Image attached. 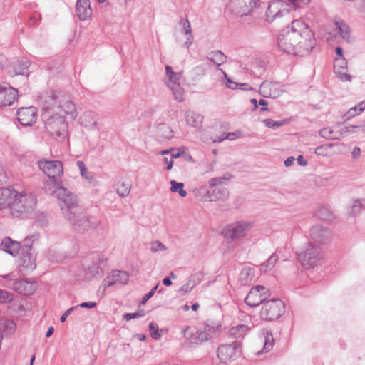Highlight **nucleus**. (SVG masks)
<instances>
[{"label":"nucleus","mask_w":365,"mask_h":365,"mask_svg":"<svg viewBox=\"0 0 365 365\" xmlns=\"http://www.w3.org/2000/svg\"><path fill=\"white\" fill-rule=\"evenodd\" d=\"M253 277V272L250 268H244L242 269L240 275V280L242 284H250Z\"/></svg>","instance_id":"obj_43"},{"label":"nucleus","mask_w":365,"mask_h":365,"mask_svg":"<svg viewBox=\"0 0 365 365\" xmlns=\"http://www.w3.org/2000/svg\"><path fill=\"white\" fill-rule=\"evenodd\" d=\"M128 280V275L123 271H113L103 282L105 288L114 285L117 282L125 284Z\"/></svg>","instance_id":"obj_25"},{"label":"nucleus","mask_w":365,"mask_h":365,"mask_svg":"<svg viewBox=\"0 0 365 365\" xmlns=\"http://www.w3.org/2000/svg\"><path fill=\"white\" fill-rule=\"evenodd\" d=\"M70 225L78 231H83L90 227L89 217L83 207H78V200L72 193H70Z\"/></svg>","instance_id":"obj_5"},{"label":"nucleus","mask_w":365,"mask_h":365,"mask_svg":"<svg viewBox=\"0 0 365 365\" xmlns=\"http://www.w3.org/2000/svg\"><path fill=\"white\" fill-rule=\"evenodd\" d=\"M170 191L172 192H178L180 197H185L187 196V192L183 189L184 184L182 182H178L174 180L170 181Z\"/></svg>","instance_id":"obj_41"},{"label":"nucleus","mask_w":365,"mask_h":365,"mask_svg":"<svg viewBox=\"0 0 365 365\" xmlns=\"http://www.w3.org/2000/svg\"><path fill=\"white\" fill-rule=\"evenodd\" d=\"M181 24H182L184 33L186 36H187V39L185 42V45L187 48H189L190 46L193 43V35L192 33L191 24L187 19L184 20H181Z\"/></svg>","instance_id":"obj_36"},{"label":"nucleus","mask_w":365,"mask_h":365,"mask_svg":"<svg viewBox=\"0 0 365 365\" xmlns=\"http://www.w3.org/2000/svg\"><path fill=\"white\" fill-rule=\"evenodd\" d=\"M204 329L210 334V339H212L216 334L220 331L221 325L218 322H209L205 324Z\"/></svg>","instance_id":"obj_40"},{"label":"nucleus","mask_w":365,"mask_h":365,"mask_svg":"<svg viewBox=\"0 0 365 365\" xmlns=\"http://www.w3.org/2000/svg\"><path fill=\"white\" fill-rule=\"evenodd\" d=\"M365 201L364 200H356L351 207L350 215H356L364 208Z\"/></svg>","instance_id":"obj_45"},{"label":"nucleus","mask_w":365,"mask_h":365,"mask_svg":"<svg viewBox=\"0 0 365 365\" xmlns=\"http://www.w3.org/2000/svg\"><path fill=\"white\" fill-rule=\"evenodd\" d=\"M16 324L11 320H7L5 322L4 328L7 330L9 334H13L16 330Z\"/></svg>","instance_id":"obj_57"},{"label":"nucleus","mask_w":365,"mask_h":365,"mask_svg":"<svg viewBox=\"0 0 365 365\" xmlns=\"http://www.w3.org/2000/svg\"><path fill=\"white\" fill-rule=\"evenodd\" d=\"M159 286V284H157L148 293H147L142 299L141 302H140V304H145L148 299H150L155 293L158 287Z\"/></svg>","instance_id":"obj_56"},{"label":"nucleus","mask_w":365,"mask_h":365,"mask_svg":"<svg viewBox=\"0 0 365 365\" xmlns=\"http://www.w3.org/2000/svg\"><path fill=\"white\" fill-rule=\"evenodd\" d=\"M190 281L189 282H187L184 284L181 288L180 291L183 292L184 293L190 292L195 287V284L193 283L192 285H190Z\"/></svg>","instance_id":"obj_60"},{"label":"nucleus","mask_w":365,"mask_h":365,"mask_svg":"<svg viewBox=\"0 0 365 365\" xmlns=\"http://www.w3.org/2000/svg\"><path fill=\"white\" fill-rule=\"evenodd\" d=\"M131 185L129 183L122 182L116 185L115 190L121 197H125L130 194Z\"/></svg>","instance_id":"obj_42"},{"label":"nucleus","mask_w":365,"mask_h":365,"mask_svg":"<svg viewBox=\"0 0 365 365\" xmlns=\"http://www.w3.org/2000/svg\"><path fill=\"white\" fill-rule=\"evenodd\" d=\"M334 71L338 78L342 81H351V75L346 73L347 61L345 58H336L334 63Z\"/></svg>","instance_id":"obj_24"},{"label":"nucleus","mask_w":365,"mask_h":365,"mask_svg":"<svg viewBox=\"0 0 365 365\" xmlns=\"http://www.w3.org/2000/svg\"><path fill=\"white\" fill-rule=\"evenodd\" d=\"M76 165L80 170L81 175L85 178L88 182L92 184L94 181V175L93 173L89 172L83 161L78 160Z\"/></svg>","instance_id":"obj_39"},{"label":"nucleus","mask_w":365,"mask_h":365,"mask_svg":"<svg viewBox=\"0 0 365 365\" xmlns=\"http://www.w3.org/2000/svg\"><path fill=\"white\" fill-rule=\"evenodd\" d=\"M207 58L218 66L222 65L227 61V56L219 50L210 52L207 56Z\"/></svg>","instance_id":"obj_32"},{"label":"nucleus","mask_w":365,"mask_h":365,"mask_svg":"<svg viewBox=\"0 0 365 365\" xmlns=\"http://www.w3.org/2000/svg\"><path fill=\"white\" fill-rule=\"evenodd\" d=\"M97 304L94 302H83L79 304V307L82 308H87V309H91L96 307Z\"/></svg>","instance_id":"obj_64"},{"label":"nucleus","mask_w":365,"mask_h":365,"mask_svg":"<svg viewBox=\"0 0 365 365\" xmlns=\"http://www.w3.org/2000/svg\"><path fill=\"white\" fill-rule=\"evenodd\" d=\"M277 43L283 52L303 56L313 49L316 40L309 26L299 20H293L290 26L281 31Z\"/></svg>","instance_id":"obj_1"},{"label":"nucleus","mask_w":365,"mask_h":365,"mask_svg":"<svg viewBox=\"0 0 365 365\" xmlns=\"http://www.w3.org/2000/svg\"><path fill=\"white\" fill-rule=\"evenodd\" d=\"M251 224L246 222H237L227 225L222 231L226 239L237 240L244 237L251 229Z\"/></svg>","instance_id":"obj_12"},{"label":"nucleus","mask_w":365,"mask_h":365,"mask_svg":"<svg viewBox=\"0 0 365 365\" xmlns=\"http://www.w3.org/2000/svg\"><path fill=\"white\" fill-rule=\"evenodd\" d=\"M297 259L303 267L307 269L314 267L322 259V249L310 243L304 252L298 254Z\"/></svg>","instance_id":"obj_10"},{"label":"nucleus","mask_w":365,"mask_h":365,"mask_svg":"<svg viewBox=\"0 0 365 365\" xmlns=\"http://www.w3.org/2000/svg\"><path fill=\"white\" fill-rule=\"evenodd\" d=\"M279 257L277 255L276 253H273L266 262L259 265L260 271L264 272L271 271L274 267Z\"/></svg>","instance_id":"obj_38"},{"label":"nucleus","mask_w":365,"mask_h":365,"mask_svg":"<svg viewBox=\"0 0 365 365\" xmlns=\"http://www.w3.org/2000/svg\"><path fill=\"white\" fill-rule=\"evenodd\" d=\"M78 115L76 106L70 101V117L76 118Z\"/></svg>","instance_id":"obj_63"},{"label":"nucleus","mask_w":365,"mask_h":365,"mask_svg":"<svg viewBox=\"0 0 365 365\" xmlns=\"http://www.w3.org/2000/svg\"><path fill=\"white\" fill-rule=\"evenodd\" d=\"M264 123L267 127L273 129L277 128L279 126L284 125L283 121H275L272 119H265L264 120Z\"/></svg>","instance_id":"obj_53"},{"label":"nucleus","mask_w":365,"mask_h":365,"mask_svg":"<svg viewBox=\"0 0 365 365\" xmlns=\"http://www.w3.org/2000/svg\"><path fill=\"white\" fill-rule=\"evenodd\" d=\"M209 334H210L208 332L205 331V329L202 331L196 332L195 337L194 339H195L194 343L196 344H202L205 341H207L211 339Z\"/></svg>","instance_id":"obj_46"},{"label":"nucleus","mask_w":365,"mask_h":365,"mask_svg":"<svg viewBox=\"0 0 365 365\" xmlns=\"http://www.w3.org/2000/svg\"><path fill=\"white\" fill-rule=\"evenodd\" d=\"M18 90L11 86H0V107L11 106L17 100Z\"/></svg>","instance_id":"obj_20"},{"label":"nucleus","mask_w":365,"mask_h":365,"mask_svg":"<svg viewBox=\"0 0 365 365\" xmlns=\"http://www.w3.org/2000/svg\"><path fill=\"white\" fill-rule=\"evenodd\" d=\"M205 197L210 201H225L229 197V190L227 188L224 187H214L207 191Z\"/></svg>","instance_id":"obj_27"},{"label":"nucleus","mask_w":365,"mask_h":365,"mask_svg":"<svg viewBox=\"0 0 365 365\" xmlns=\"http://www.w3.org/2000/svg\"><path fill=\"white\" fill-rule=\"evenodd\" d=\"M229 179H230L229 177L227 178L225 176L219 177V178H212L209 180L208 183H209L210 188H212V187H216L217 185H222L224 183V180H228Z\"/></svg>","instance_id":"obj_51"},{"label":"nucleus","mask_w":365,"mask_h":365,"mask_svg":"<svg viewBox=\"0 0 365 365\" xmlns=\"http://www.w3.org/2000/svg\"><path fill=\"white\" fill-rule=\"evenodd\" d=\"M76 15L81 21H86L92 16V9L89 0H77Z\"/></svg>","instance_id":"obj_23"},{"label":"nucleus","mask_w":365,"mask_h":365,"mask_svg":"<svg viewBox=\"0 0 365 365\" xmlns=\"http://www.w3.org/2000/svg\"><path fill=\"white\" fill-rule=\"evenodd\" d=\"M36 289V284L27 279H17L13 282V289L26 296L33 294Z\"/></svg>","instance_id":"obj_21"},{"label":"nucleus","mask_w":365,"mask_h":365,"mask_svg":"<svg viewBox=\"0 0 365 365\" xmlns=\"http://www.w3.org/2000/svg\"><path fill=\"white\" fill-rule=\"evenodd\" d=\"M251 328L246 324H240L232 327L229 330V334L235 338H243L250 331Z\"/></svg>","instance_id":"obj_31"},{"label":"nucleus","mask_w":365,"mask_h":365,"mask_svg":"<svg viewBox=\"0 0 365 365\" xmlns=\"http://www.w3.org/2000/svg\"><path fill=\"white\" fill-rule=\"evenodd\" d=\"M157 135L162 139H170L173 137V130L165 123H160L157 126Z\"/></svg>","instance_id":"obj_37"},{"label":"nucleus","mask_w":365,"mask_h":365,"mask_svg":"<svg viewBox=\"0 0 365 365\" xmlns=\"http://www.w3.org/2000/svg\"><path fill=\"white\" fill-rule=\"evenodd\" d=\"M217 353L221 362L225 364L231 362L240 355L241 344L236 341L231 344H222L219 346Z\"/></svg>","instance_id":"obj_13"},{"label":"nucleus","mask_w":365,"mask_h":365,"mask_svg":"<svg viewBox=\"0 0 365 365\" xmlns=\"http://www.w3.org/2000/svg\"><path fill=\"white\" fill-rule=\"evenodd\" d=\"M42 107L44 115L46 113H49L51 111L52 114L59 113L67 115V108H68V97L60 91L53 93L51 95H46L44 96Z\"/></svg>","instance_id":"obj_6"},{"label":"nucleus","mask_w":365,"mask_h":365,"mask_svg":"<svg viewBox=\"0 0 365 365\" xmlns=\"http://www.w3.org/2000/svg\"><path fill=\"white\" fill-rule=\"evenodd\" d=\"M336 29L341 37L346 42L351 41V30L347 24L342 21H336Z\"/></svg>","instance_id":"obj_34"},{"label":"nucleus","mask_w":365,"mask_h":365,"mask_svg":"<svg viewBox=\"0 0 365 365\" xmlns=\"http://www.w3.org/2000/svg\"><path fill=\"white\" fill-rule=\"evenodd\" d=\"M30 66L29 61L24 58H19L13 63L14 72L16 75H26Z\"/></svg>","instance_id":"obj_30"},{"label":"nucleus","mask_w":365,"mask_h":365,"mask_svg":"<svg viewBox=\"0 0 365 365\" xmlns=\"http://www.w3.org/2000/svg\"><path fill=\"white\" fill-rule=\"evenodd\" d=\"M224 75H225V78H226V80H227L226 85H227V86L229 88H230V89H233V90H234V89H237V88H238V83H237L234 82V81H232L231 79H230V78L227 77V74H226L225 73H224Z\"/></svg>","instance_id":"obj_59"},{"label":"nucleus","mask_w":365,"mask_h":365,"mask_svg":"<svg viewBox=\"0 0 365 365\" xmlns=\"http://www.w3.org/2000/svg\"><path fill=\"white\" fill-rule=\"evenodd\" d=\"M63 113H56L50 115L45 122V128L52 135L61 136L64 133L68 136V127Z\"/></svg>","instance_id":"obj_11"},{"label":"nucleus","mask_w":365,"mask_h":365,"mask_svg":"<svg viewBox=\"0 0 365 365\" xmlns=\"http://www.w3.org/2000/svg\"><path fill=\"white\" fill-rule=\"evenodd\" d=\"M166 249L165 245L158 240L153 241L150 243V251L152 252H162L165 251Z\"/></svg>","instance_id":"obj_50"},{"label":"nucleus","mask_w":365,"mask_h":365,"mask_svg":"<svg viewBox=\"0 0 365 365\" xmlns=\"http://www.w3.org/2000/svg\"><path fill=\"white\" fill-rule=\"evenodd\" d=\"M145 315V312L143 309H140L137 312L135 313H126L123 315V318L127 321H129L132 319L142 317Z\"/></svg>","instance_id":"obj_54"},{"label":"nucleus","mask_w":365,"mask_h":365,"mask_svg":"<svg viewBox=\"0 0 365 365\" xmlns=\"http://www.w3.org/2000/svg\"><path fill=\"white\" fill-rule=\"evenodd\" d=\"M365 109V101L360 102L359 104L355 106L354 107L350 108L347 113H346L345 116L347 117V118H351L358 113L362 112Z\"/></svg>","instance_id":"obj_44"},{"label":"nucleus","mask_w":365,"mask_h":365,"mask_svg":"<svg viewBox=\"0 0 365 365\" xmlns=\"http://www.w3.org/2000/svg\"><path fill=\"white\" fill-rule=\"evenodd\" d=\"M149 329L150 332V336L154 339H159L161 336L160 334L158 332V326L157 324L154 322H150L149 324Z\"/></svg>","instance_id":"obj_52"},{"label":"nucleus","mask_w":365,"mask_h":365,"mask_svg":"<svg viewBox=\"0 0 365 365\" xmlns=\"http://www.w3.org/2000/svg\"><path fill=\"white\" fill-rule=\"evenodd\" d=\"M266 289V287L260 285L252 287L245 299L246 304L251 307H257L260 304H263L267 298Z\"/></svg>","instance_id":"obj_16"},{"label":"nucleus","mask_w":365,"mask_h":365,"mask_svg":"<svg viewBox=\"0 0 365 365\" xmlns=\"http://www.w3.org/2000/svg\"><path fill=\"white\" fill-rule=\"evenodd\" d=\"M38 168L48 177L44 184L46 192L56 197L61 201L60 207L64 215L68 214V192L61 185L59 180L63 173V165L59 160H42L38 162Z\"/></svg>","instance_id":"obj_2"},{"label":"nucleus","mask_w":365,"mask_h":365,"mask_svg":"<svg viewBox=\"0 0 365 365\" xmlns=\"http://www.w3.org/2000/svg\"><path fill=\"white\" fill-rule=\"evenodd\" d=\"M240 135V133L238 131L228 133H225L222 137H217V138L214 139L213 142L214 143H220V142L223 141L225 139L234 140L236 138H238Z\"/></svg>","instance_id":"obj_49"},{"label":"nucleus","mask_w":365,"mask_h":365,"mask_svg":"<svg viewBox=\"0 0 365 365\" xmlns=\"http://www.w3.org/2000/svg\"><path fill=\"white\" fill-rule=\"evenodd\" d=\"M7 176L3 165L0 163V183L6 182Z\"/></svg>","instance_id":"obj_61"},{"label":"nucleus","mask_w":365,"mask_h":365,"mask_svg":"<svg viewBox=\"0 0 365 365\" xmlns=\"http://www.w3.org/2000/svg\"><path fill=\"white\" fill-rule=\"evenodd\" d=\"M37 112L34 106L20 108L16 112L19 123L24 127L32 126L36 121Z\"/></svg>","instance_id":"obj_17"},{"label":"nucleus","mask_w":365,"mask_h":365,"mask_svg":"<svg viewBox=\"0 0 365 365\" xmlns=\"http://www.w3.org/2000/svg\"><path fill=\"white\" fill-rule=\"evenodd\" d=\"M166 76L168 78L167 86L172 91L175 98L179 101H184V89L181 87L179 80L181 77L180 73H176L173 71L170 66H165Z\"/></svg>","instance_id":"obj_14"},{"label":"nucleus","mask_w":365,"mask_h":365,"mask_svg":"<svg viewBox=\"0 0 365 365\" xmlns=\"http://www.w3.org/2000/svg\"><path fill=\"white\" fill-rule=\"evenodd\" d=\"M312 239L317 243L325 245L332 238V233L329 228L322 225H315L310 230Z\"/></svg>","instance_id":"obj_19"},{"label":"nucleus","mask_w":365,"mask_h":365,"mask_svg":"<svg viewBox=\"0 0 365 365\" xmlns=\"http://www.w3.org/2000/svg\"><path fill=\"white\" fill-rule=\"evenodd\" d=\"M289 1L294 9H299L305 5H307L310 0H287Z\"/></svg>","instance_id":"obj_55"},{"label":"nucleus","mask_w":365,"mask_h":365,"mask_svg":"<svg viewBox=\"0 0 365 365\" xmlns=\"http://www.w3.org/2000/svg\"><path fill=\"white\" fill-rule=\"evenodd\" d=\"M78 122L82 126L94 128L97 126L96 114L92 111H86L79 118Z\"/></svg>","instance_id":"obj_28"},{"label":"nucleus","mask_w":365,"mask_h":365,"mask_svg":"<svg viewBox=\"0 0 365 365\" xmlns=\"http://www.w3.org/2000/svg\"><path fill=\"white\" fill-rule=\"evenodd\" d=\"M106 257L100 252H92L84 257L82 266L86 279L101 277L106 265Z\"/></svg>","instance_id":"obj_3"},{"label":"nucleus","mask_w":365,"mask_h":365,"mask_svg":"<svg viewBox=\"0 0 365 365\" xmlns=\"http://www.w3.org/2000/svg\"><path fill=\"white\" fill-rule=\"evenodd\" d=\"M36 199L31 193L19 192L9 209L14 217L24 218L35 208Z\"/></svg>","instance_id":"obj_4"},{"label":"nucleus","mask_w":365,"mask_h":365,"mask_svg":"<svg viewBox=\"0 0 365 365\" xmlns=\"http://www.w3.org/2000/svg\"><path fill=\"white\" fill-rule=\"evenodd\" d=\"M37 239L35 235L26 237L24 241V245L20 252V257L19 262V266L21 272L25 273L33 271L36 267L35 259L31 254V250L32 247L33 242Z\"/></svg>","instance_id":"obj_7"},{"label":"nucleus","mask_w":365,"mask_h":365,"mask_svg":"<svg viewBox=\"0 0 365 365\" xmlns=\"http://www.w3.org/2000/svg\"><path fill=\"white\" fill-rule=\"evenodd\" d=\"M11 298L6 291L0 289V302H5L6 301H10Z\"/></svg>","instance_id":"obj_58"},{"label":"nucleus","mask_w":365,"mask_h":365,"mask_svg":"<svg viewBox=\"0 0 365 365\" xmlns=\"http://www.w3.org/2000/svg\"><path fill=\"white\" fill-rule=\"evenodd\" d=\"M332 146V143L321 145L316 148L314 153L319 156H327L328 155L329 148H331Z\"/></svg>","instance_id":"obj_48"},{"label":"nucleus","mask_w":365,"mask_h":365,"mask_svg":"<svg viewBox=\"0 0 365 365\" xmlns=\"http://www.w3.org/2000/svg\"><path fill=\"white\" fill-rule=\"evenodd\" d=\"M185 118L188 125L196 128H200L202 126L203 117L200 114L192 110H187L185 112Z\"/></svg>","instance_id":"obj_29"},{"label":"nucleus","mask_w":365,"mask_h":365,"mask_svg":"<svg viewBox=\"0 0 365 365\" xmlns=\"http://www.w3.org/2000/svg\"><path fill=\"white\" fill-rule=\"evenodd\" d=\"M170 154H171L172 159L178 158L183 155V151L181 150V148H180L178 150H175V149L172 148Z\"/></svg>","instance_id":"obj_62"},{"label":"nucleus","mask_w":365,"mask_h":365,"mask_svg":"<svg viewBox=\"0 0 365 365\" xmlns=\"http://www.w3.org/2000/svg\"><path fill=\"white\" fill-rule=\"evenodd\" d=\"M19 192L13 187L0 188V210L9 209Z\"/></svg>","instance_id":"obj_22"},{"label":"nucleus","mask_w":365,"mask_h":365,"mask_svg":"<svg viewBox=\"0 0 365 365\" xmlns=\"http://www.w3.org/2000/svg\"><path fill=\"white\" fill-rule=\"evenodd\" d=\"M284 313V304L279 299H272L264 302L260 315L267 321L279 319Z\"/></svg>","instance_id":"obj_9"},{"label":"nucleus","mask_w":365,"mask_h":365,"mask_svg":"<svg viewBox=\"0 0 365 365\" xmlns=\"http://www.w3.org/2000/svg\"><path fill=\"white\" fill-rule=\"evenodd\" d=\"M20 242L13 240L9 237H4L1 243V249L13 257L21 251Z\"/></svg>","instance_id":"obj_26"},{"label":"nucleus","mask_w":365,"mask_h":365,"mask_svg":"<svg viewBox=\"0 0 365 365\" xmlns=\"http://www.w3.org/2000/svg\"><path fill=\"white\" fill-rule=\"evenodd\" d=\"M317 217L324 221H331L334 219L333 212L327 206H321L316 213Z\"/></svg>","instance_id":"obj_35"},{"label":"nucleus","mask_w":365,"mask_h":365,"mask_svg":"<svg viewBox=\"0 0 365 365\" xmlns=\"http://www.w3.org/2000/svg\"><path fill=\"white\" fill-rule=\"evenodd\" d=\"M319 134L321 137L327 139H339V136L334 135V130L327 127L321 129L319 132Z\"/></svg>","instance_id":"obj_47"},{"label":"nucleus","mask_w":365,"mask_h":365,"mask_svg":"<svg viewBox=\"0 0 365 365\" xmlns=\"http://www.w3.org/2000/svg\"><path fill=\"white\" fill-rule=\"evenodd\" d=\"M255 6L254 0H230L227 9L231 14L242 17L249 15Z\"/></svg>","instance_id":"obj_15"},{"label":"nucleus","mask_w":365,"mask_h":365,"mask_svg":"<svg viewBox=\"0 0 365 365\" xmlns=\"http://www.w3.org/2000/svg\"><path fill=\"white\" fill-rule=\"evenodd\" d=\"M259 92L264 98H276L282 93L283 90L277 82L264 81L259 86Z\"/></svg>","instance_id":"obj_18"},{"label":"nucleus","mask_w":365,"mask_h":365,"mask_svg":"<svg viewBox=\"0 0 365 365\" xmlns=\"http://www.w3.org/2000/svg\"><path fill=\"white\" fill-rule=\"evenodd\" d=\"M262 334L264 335V346L261 351H259L257 353V354H260L261 353H268L270 351L274 346V339L273 338V335L272 332L264 330L262 331Z\"/></svg>","instance_id":"obj_33"},{"label":"nucleus","mask_w":365,"mask_h":365,"mask_svg":"<svg viewBox=\"0 0 365 365\" xmlns=\"http://www.w3.org/2000/svg\"><path fill=\"white\" fill-rule=\"evenodd\" d=\"M291 5L284 1L275 0L272 1L266 11L267 21L271 23L277 19H291Z\"/></svg>","instance_id":"obj_8"}]
</instances>
